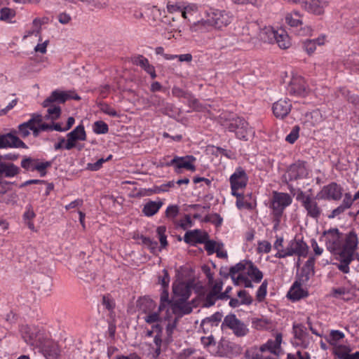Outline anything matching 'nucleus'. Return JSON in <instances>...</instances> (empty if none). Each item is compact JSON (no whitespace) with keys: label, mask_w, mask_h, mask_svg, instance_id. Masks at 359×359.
Wrapping results in <instances>:
<instances>
[{"label":"nucleus","mask_w":359,"mask_h":359,"mask_svg":"<svg viewBox=\"0 0 359 359\" xmlns=\"http://www.w3.org/2000/svg\"><path fill=\"white\" fill-rule=\"evenodd\" d=\"M290 193L296 196V200L302 203V205L306 210L307 216L318 219L322 214V209L316 201V197H312L306 194L299 189H295L291 185L288 186Z\"/></svg>","instance_id":"obj_1"},{"label":"nucleus","mask_w":359,"mask_h":359,"mask_svg":"<svg viewBox=\"0 0 359 359\" xmlns=\"http://www.w3.org/2000/svg\"><path fill=\"white\" fill-rule=\"evenodd\" d=\"M352 234L357 237L354 231H351L346 234L344 241L343 242L341 234L339 233L338 229L336 228L325 231L323 238L325 242L327 249L330 252L337 255L342 252L346 245L348 238Z\"/></svg>","instance_id":"obj_2"},{"label":"nucleus","mask_w":359,"mask_h":359,"mask_svg":"<svg viewBox=\"0 0 359 359\" xmlns=\"http://www.w3.org/2000/svg\"><path fill=\"white\" fill-rule=\"evenodd\" d=\"M358 244V237L352 234L348 238L346 245L342 252L337 254L340 262L334 264L341 272L344 273L349 272V264L353 260V255L357 249Z\"/></svg>","instance_id":"obj_3"},{"label":"nucleus","mask_w":359,"mask_h":359,"mask_svg":"<svg viewBox=\"0 0 359 359\" xmlns=\"http://www.w3.org/2000/svg\"><path fill=\"white\" fill-rule=\"evenodd\" d=\"M282 334L278 333L274 340L269 339L266 344L259 347L258 350L252 353L249 359H274L271 355L277 356L280 351Z\"/></svg>","instance_id":"obj_4"},{"label":"nucleus","mask_w":359,"mask_h":359,"mask_svg":"<svg viewBox=\"0 0 359 359\" xmlns=\"http://www.w3.org/2000/svg\"><path fill=\"white\" fill-rule=\"evenodd\" d=\"M232 20V15L224 10L210 8L207 11L206 22L215 29H222L228 26Z\"/></svg>","instance_id":"obj_5"},{"label":"nucleus","mask_w":359,"mask_h":359,"mask_svg":"<svg viewBox=\"0 0 359 359\" xmlns=\"http://www.w3.org/2000/svg\"><path fill=\"white\" fill-rule=\"evenodd\" d=\"M226 127L231 132H235L238 138L248 140L252 137L254 131L248 126V123L241 117H232L229 118Z\"/></svg>","instance_id":"obj_6"},{"label":"nucleus","mask_w":359,"mask_h":359,"mask_svg":"<svg viewBox=\"0 0 359 359\" xmlns=\"http://www.w3.org/2000/svg\"><path fill=\"white\" fill-rule=\"evenodd\" d=\"M292 201V197L286 193L273 192L271 208L273 214L278 221L283 215L284 210L289 206Z\"/></svg>","instance_id":"obj_7"},{"label":"nucleus","mask_w":359,"mask_h":359,"mask_svg":"<svg viewBox=\"0 0 359 359\" xmlns=\"http://www.w3.org/2000/svg\"><path fill=\"white\" fill-rule=\"evenodd\" d=\"M221 328L222 330L225 328L231 330L233 333L238 337L245 336L249 332L247 325L237 318L234 314H229L224 317Z\"/></svg>","instance_id":"obj_8"},{"label":"nucleus","mask_w":359,"mask_h":359,"mask_svg":"<svg viewBox=\"0 0 359 359\" xmlns=\"http://www.w3.org/2000/svg\"><path fill=\"white\" fill-rule=\"evenodd\" d=\"M195 161V158L193 156H174L170 161L165 163V166H172L174 170L177 173H181L182 169H186L191 171L196 170L195 166L192 162Z\"/></svg>","instance_id":"obj_9"},{"label":"nucleus","mask_w":359,"mask_h":359,"mask_svg":"<svg viewBox=\"0 0 359 359\" xmlns=\"http://www.w3.org/2000/svg\"><path fill=\"white\" fill-rule=\"evenodd\" d=\"M73 99L79 100L81 97L74 91H62L55 90L53 91L49 97H48L43 102V107H47L51 103H65L67 100Z\"/></svg>","instance_id":"obj_10"},{"label":"nucleus","mask_w":359,"mask_h":359,"mask_svg":"<svg viewBox=\"0 0 359 359\" xmlns=\"http://www.w3.org/2000/svg\"><path fill=\"white\" fill-rule=\"evenodd\" d=\"M50 166L51 162L50 161L39 162L38 159L31 157L25 156L21 161V167L22 168L27 171L37 170L41 177H44L46 175V170Z\"/></svg>","instance_id":"obj_11"},{"label":"nucleus","mask_w":359,"mask_h":359,"mask_svg":"<svg viewBox=\"0 0 359 359\" xmlns=\"http://www.w3.org/2000/svg\"><path fill=\"white\" fill-rule=\"evenodd\" d=\"M17 130H12L8 133L0 134V149L8 147L27 149V145L17 136Z\"/></svg>","instance_id":"obj_12"},{"label":"nucleus","mask_w":359,"mask_h":359,"mask_svg":"<svg viewBox=\"0 0 359 359\" xmlns=\"http://www.w3.org/2000/svg\"><path fill=\"white\" fill-rule=\"evenodd\" d=\"M287 91L291 95L304 97L308 94L309 88L302 76H294L289 83Z\"/></svg>","instance_id":"obj_13"},{"label":"nucleus","mask_w":359,"mask_h":359,"mask_svg":"<svg viewBox=\"0 0 359 359\" xmlns=\"http://www.w3.org/2000/svg\"><path fill=\"white\" fill-rule=\"evenodd\" d=\"M22 337L25 341L31 346H38L41 343V330L35 326L22 325L20 328Z\"/></svg>","instance_id":"obj_14"},{"label":"nucleus","mask_w":359,"mask_h":359,"mask_svg":"<svg viewBox=\"0 0 359 359\" xmlns=\"http://www.w3.org/2000/svg\"><path fill=\"white\" fill-rule=\"evenodd\" d=\"M342 196V188L335 182L323 187L316 198L323 200L339 201Z\"/></svg>","instance_id":"obj_15"},{"label":"nucleus","mask_w":359,"mask_h":359,"mask_svg":"<svg viewBox=\"0 0 359 359\" xmlns=\"http://www.w3.org/2000/svg\"><path fill=\"white\" fill-rule=\"evenodd\" d=\"M306 175V167L304 161H297L292 164L287 170L282 179L286 183L290 181L296 180Z\"/></svg>","instance_id":"obj_16"},{"label":"nucleus","mask_w":359,"mask_h":359,"mask_svg":"<svg viewBox=\"0 0 359 359\" xmlns=\"http://www.w3.org/2000/svg\"><path fill=\"white\" fill-rule=\"evenodd\" d=\"M39 345L41 351L46 359H59L60 349L56 342L50 339H46Z\"/></svg>","instance_id":"obj_17"},{"label":"nucleus","mask_w":359,"mask_h":359,"mask_svg":"<svg viewBox=\"0 0 359 359\" xmlns=\"http://www.w3.org/2000/svg\"><path fill=\"white\" fill-rule=\"evenodd\" d=\"M248 176L243 169L238 168L234 173L230 177V183L231 189H240L246 187L248 182Z\"/></svg>","instance_id":"obj_18"},{"label":"nucleus","mask_w":359,"mask_h":359,"mask_svg":"<svg viewBox=\"0 0 359 359\" xmlns=\"http://www.w3.org/2000/svg\"><path fill=\"white\" fill-rule=\"evenodd\" d=\"M287 255L292 256L294 255L299 257H306L307 255L308 246L302 240L294 239L291 241L286 248Z\"/></svg>","instance_id":"obj_19"},{"label":"nucleus","mask_w":359,"mask_h":359,"mask_svg":"<svg viewBox=\"0 0 359 359\" xmlns=\"http://www.w3.org/2000/svg\"><path fill=\"white\" fill-rule=\"evenodd\" d=\"M292 108L290 100L280 99L273 104V112L276 118H283L288 115Z\"/></svg>","instance_id":"obj_20"},{"label":"nucleus","mask_w":359,"mask_h":359,"mask_svg":"<svg viewBox=\"0 0 359 359\" xmlns=\"http://www.w3.org/2000/svg\"><path fill=\"white\" fill-rule=\"evenodd\" d=\"M131 61L133 65L142 67L147 74L151 76V79H154L157 76L154 67L151 65L148 59L144 57L143 55H135L131 58Z\"/></svg>","instance_id":"obj_21"},{"label":"nucleus","mask_w":359,"mask_h":359,"mask_svg":"<svg viewBox=\"0 0 359 359\" xmlns=\"http://www.w3.org/2000/svg\"><path fill=\"white\" fill-rule=\"evenodd\" d=\"M208 238V235L201 230L187 231L184 240L187 243H203Z\"/></svg>","instance_id":"obj_22"},{"label":"nucleus","mask_w":359,"mask_h":359,"mask_svg":"<svg viewBox=\"0 0 359 359\" xmlns=\"http://www.w3.org/2000/svg\"><path fill=\"white\" fill-rule=\"evenodd\" d=\"M174 294L180 297V300L185 302L187 300L191 292V287L189 283L181 282L173 285Z\"/></svg>","instance_id":"obj_23"},{"label":"nucleus","mask_w":359,"mask_h":359,"mask_svg":"<svg viewBox=\"0 0 359 359\" xmlns=\"http://www.w3.org/2000/svg\"><path fill=\"white\" fill-rule=\"evenodd\" d=\"M222 314L219 312H216L210 317L205 318L201 322V326L205 333L210 331V328L212 329L214 327H217L219 323L222 320Z\"/></svg>","instance_id":"obj_24"},{"label":"nucleus","mask_w":359,"mask_h":359,"mask_svg":"<svg viewBox=\"0 0 359 359\" xmlns=\"http://www.w3.org/2000/svg\"><path fill=\"white\" fill-rule=\"evenodd\" d=\"M306 9L308 11L316 14L322 15L324 13V8L328 6L329 2L327 1L320 0H311L309 3H307L305 0Z\"/></svg>","instance_id":"obj_25"},{"label":"nucleus","mask_w":359,"mask_h":359,"mask_svg":"<svg viewBox=\"0 0 359 359\" xmlns=\"http://www.w3.org/2000/svg\"><path fill=\"white\" fill-rule=\"evenodd\" d=\"M20 172V168L11 163L0 161V178L12 177Z\"/></svg>","instance_id":"obj_26"},{"label":"nucleus","mask_w":359,"mask_h":359,"mask_svg":"<svg viewBox=\"0 0 359 359\" xmlns=\"http://www.w3.org/2000/svg\"><path fill=\"white\" fill-rule=\"evenodd\" d=\"M307 295V292L302 288L301 283L298 280L293 283L287 293L288 298L293 301L299 300Z\"/></svg>","instance_id":"obj_27"},{"label":"nucleus","mask_w":359,"mask_h":359,"mask_svg":"<svg viewBox=\"0 0 359 359\" xmlns=\"http://www.w3.org/2000/svg\"><path fill=\"white\" fill-rule=\"evenodd\" d=\"M70 140L76 143L77 141H84L86 140V133L83 125H79L67 135Z\"/></svg>","instance_id":"obj_28"},{"label":"nucleus","mask_w":359,"mask_h":359,"mask_svg":"<svg viewBox=\"0 0 359 359\" xmlns=\"http://www.w3.org/2000/svg\"><path fill=\"white\" fill-rule=\"evenodd\" d=\"M163 203L161 201H150L147 203L143 208L142 212L148 217H151L154 215L159 209L162 207Z\"/></svg>","instance_id":"obj_29"},{"label":"nucleus","mask_w":359,"mask_h":359,"mask_svg":"<svg viewBox=\"0 0 359 359\" xmlns=\"http://www.w3.org/2000/svg\"><path fill=\"white\" fill-rule=\"evenodd\" d=\"M278 32V30L276 31L271 27H265L260 32L259 37L265 43H273Z\"/></svg>","instance_id":"obj_30"},{"label":"nucleus","mask_w":359,"mask_h":359,"mask_svg":"<svg viewBox=\"0 0 359 359\" xmlns=\"http://www.w3.org/2000/svg\"><path fill=\"white\" fill-rule=\"evenodd\" d=\"M247 267V274L255 283L261 282L263 278L262 272L252 262H249Z\"/></svg>","instance_id":"obj_31"},{"label":"nucleus","mask_w":359,"mask_h":359,"mask_svg":"<svg viewBox=\"0 0 359 359\" xmlns=\"http://www.w3.org/2000/svg\"><path fill=\"white\" fill-rule=\"evenodd\" d=\"M172 309L173 312L179 316L189 314L192 311V307L191 305L189 303H186L183 301L181 302H177L175 303Z\"/></svg>","instance_id":"obj_32"},{"label":"nucleus","mask_w":359,"mask_h":359,"mask_svg":"<svg viewBox=\"0 0 359 359\" xmlns=\"http://www.w3.org/2000/svg\"><path fill=\"white\" fill-rule=\"evenodd\" d=\"M275 43L282 49H286L290 46L289 36L283 29L278 30L277 36H276Z\"/></svg>","instance_id":"obj_33"},{"label":"nucleus","mask_w":359,"mask_h":359,"mask_svg":"<svg viewBox=\"0 0 359 359\" xmlns=\"http://www.w3.org/2000/svg\"><path fill=\"white\" fill-rule=\"evenodd\" d=\"M139 307L144 313H150L155 307V302L149 298L144 297L139 301Z\"/></svg>","instance_id":"obj_34"},{"label":"nucleus","mask_w":359,"mask_h":359,"mask_svg":"<svg viewBox=\"0 0 359 359\" xmlns=\"http://www.w3.org/2000/svg\"><path fill=\"white\" fill-rule=\"evenodd\" d=\"M47 109V119H50L52 121L57 119L61 114V108L59 106L55 105L54 103L50 104L48 106L46 107Z\"/></svg>","instance_id":"obj_35"},{"label":"nucleus","mask_w":359,"mask_h":359,"mask_svg":"<svg viewBox=\"0 0 359 359\" xmlns=\"http://www.w3.org/2000/svg\"><path fill=\"white\" fill-rule=\"evenodd\" d=\"M299 13L297 11L287 13L285 16L286 22L291 27H297L302 24Z\"/></svg>","instance_id":"obj_36"},{"label":"nucleus","mask_w":359,"mask_h":359,"mask_svg":"<svg viewBox=\"0 0 359 359\" xmlns=\"http://www.w3.org/2000/svg\"><path fill=\"white\" fill-rule=\"evenodd\" d=\"M323 43V39L320 38L315 40H306L304 42V48L309 54H311L316 50L317 44L322 45Z\"/></svg>","instance_id":"obj_37"},{"label":"nucleus","mask_w":359,"mask_h":359,"mask_svg":"<svg viewBox=\"0 0 359 359\" xmlns=\"http://www.w3.org/2000/svg\"><path fill=\"white\" fill-rule=\"evenodd\" d=\"M313 265V260L312 259H309L306 263L305 267L302 269L301 273L300 281L306 282L310 278V274L311 273V270Z\"/></svg>","instance_id":"obj_38"},{"label":"nucleus","mask_w":359,"mask_h":359,"mask_svg":"<svg viewBox=\"0 0 359 359\" xmlns=\"http://www.w3.org/2000/svg\"><path fill=\"white\" fill-rule=\"evenodd\" d=\"M344 337V334L339 330H332L326 337V340L331 345H336L337 343Z\"/></svg>","instance_id":"obj_39"},{"label":"nucleus","mask_w":359,"mask_h":359,"mask_svg":"<svg viewBox=\"0 0 359 359\" xmlns=\"http://www.w3.org/2000/svg\"><path fill=\"white\" fill-rule=\"evenodd\" d=\"M44 22H45L44 21H42L39 18H35L32 22L34 28L32 30L27 31L25 37H27V36H29L34 35V34L36 36L39 35V34L41 32V26Z\"/></svg>","instance_id":"obj_40"},{"label":"nucleus","mask_w":359,"mask_h":359,"mask_svg":"<svg viewBox=\"0 0 359 359\" xmlns=\"http://www.w3.org/2000/svg\"><path fill=\"white\" fill-rule=\"evenodd\" d=\"M247 263H249V262L243 261L236 264L235 266H231L229 269V273L226 274V276L227 277L229 275L235 276L236 273L243 271L245 269H247Z\"/></svg>","instance_id":"obj_41"},{"label":"nucleus","mask_w":359,"mask_h":359,"mask_svg":"<svg viewBox=\"0 0 359 359\" xmlns=\"http://www.w3.org/2000/svg\"><path fill=\"white\" fill-rule=\"evenodd\" d=\"M217 299H220L218 295L209 292L203 299V306L207 308L210 307L215 304Z\"/></svg>","instance_id":"obj_42"},{"label":"nucleus","mask_w":359,"mask_h":359,"mask_svg":"<svg viewBox=\"0 0 359 359\" xmlns=\"http://www.w3.org/2000/svg\"><path fill=\"white\" fill-rule=\"evenodd\" d=\"M109 127L104 121H98L93 125V131L97 134H105L108 132Z\"/></svg>","instance_id":"obj_43"},{"label":"nucleus","mask_w":359,"mask_h":359,"mask_svg":"<svg viewBox=\"0 0 359 359\" xmlns=\"http://www.w3.org/2000/svg\"><path fill=\"white\" fill-rule=\"evenodd\" d=\"M166 228L164 226H158L156 229V233L158 236L159 241L161 248H165L168 245L167 237L165 236Z\"/></svg>","instance_id":"obj_44"},{"label":"nucleus","mask_w":359,"mask_h":359,"mask_svg":"<svg viewBox=\"0 0 359 359\" xmlns=\"http://www.w3.org/2000/svg\"><path fill=\"white\" fill-rule=\"evenodd\" d=\"M172 94L177 97H184L185 99H191V94L184 91L182 88L174 86L172 89Z\"/></svg>","instance_id":"obj_45"},{"label":"nucleus","mask_w":359,"mask_h":359,"mask_svg":"<svg viewBox=\"0 0 359 359\" xmlns=\"http://www.w3.org/2000/svg\"><path fill=\"white\" fill-rule=\"evenodd\" d=\"M299 127L298 126H295L292 128L290 134H288L285 140L291 144H293L299 137Z\"/></svg>","instance_id":"obj_46"},{"label":"nucleus","mask_w":359,"mask_h":359,"mask_svg":"<svg viewBox=\"0 0 359 359\" xmlns=\"http://www.w3.org/2000/svg\"><path fill=\"white\" fill-rule=\"evenodd\" d=\"M160 311H161L158 310V311H152L150 313H147V315L144 317L145 322L149 324L158 322L160 320V316H159Z\"/></svg>","instance_id":"obj_47"},{"label":"nucleus","mask_w":359,"mask_h":359,"mask_svg":"<svg viewBox=\"0 0 359 359\" xmlns=\"http://www.w3.org/2000/svg\"><path fill=\"white\" fill-rule=\"evenodd\" d=\"M349 292V289L345 287H341L338 288H332L330 295L334 298H340L341 296L348 294Z\"/></svg>","instance_id":"obj_48"},{"label":"nucleus","mask_w":359,"mask_h":359,"mask_svg":"<svg viewBox=\"0 0 359 359\" xmlns=\"http://www.w3.org/2000/svg\"><path fill=\"white\" fill-rule=\"evenodd\" d=\"M18 199V195L15 193L7 194L4 195L1 201L8 205H14L16 203Z\"/></svg>","instance_id":"obj_49"},{"label":"nucleus","mask_w":359,"mask_h":359,"mask_svg":"<svg viewBox=\"0 0 359 359\" xmlns=\"http://www.w3.org/2000/svg\"><path fill=\"white\" fill-rule=\"evenodd\" d=\"M149 102L153 106L156 107H163L165 104V100L157 95H151L149 97Z\"/></svg>","instance_id":"obj_50"},{"label":"nucleus","mask_w":359,"mask_h":359,"mask_svg":"<svg viewBox=\"0 0 359 359\" xmlns=\"http://www.w3.org/2000/svg\"><path fill=\"white\" fill-rule=\"evenodd\" d=\"M100 110L106 114L113 117L118 116L117 111L107 104H101Z\"/></svg>","instance_id":"obj_51"},{"label":"nucleus","mask_w":359,"mask_h":359,"mask_svg":"<svg viewBox=\"0 0 359 359\" xmlns=\"http://www.w3.org/2000/svg\"><path fill=\"white\" fill-rule=\"evenodd\" d=\"M238 297L241 299V302L243 304L250 305L252 302V299L245 290H240L238 292Z\"/></svg>","instance_id":"obj_52"},{"label":"nucleus","mask_w":359,"mask_h":359,"mask_svg":"<svg viewBox=\"0 0 359 359\" xmlns=\"http://www.w3.org/2000/svg\"><path fill=\"white\" fill-rule=\"evenodd\" d=\"M267 281L265 280L259 286L257 292V298L258 301H262L266 294Z\"/></svg>","instance_id":"obj_53"},{"label":"nucleus","mask_w":359,"mask_h":359,"mask_svg":"<svg viewBox=\"0 0 359 359\" xmlns=\"http://www.w3.org/2000/svg\"><path fill=\"white\" fill-rule=\"evenodd\" d=\"M168 304V292L166 288H163V290L161 295V304L158 306V311H162Z\"/></svg>","instance_id":"obj_54"},{"label":"nucleus","mask_w":359,"mask_h":359,"mask_svg":"<svg viewBox=\"0 0 359 359\" xmlns=\"http://www.w3.org/2000/svg\"><path fill=\"white\" fill-rule=\"evenodd\" d=\"M179 213V208L177 205H170L165 210V215L168 218L174 219Z\"/></svg>","instance_id":"obj_55"},{"label":"nucleus","mask_w":359,"mask_h":359,"mask_svg":"<svg viewBox=\"0 0 359 359\" xmlns=\"http://www.w3.org/2000/svg\"><path fill=\"white\" fill-rule=\"evenodd\" d=\"M13 15V11L8 8H3L0 11V20H8Z\"/></svg>","instance_id":"obj_56"},{"label":"nucleus","mask_w":359,"mask_h":359,"mask_svg":"<svg viewBox=\"0 0 359 359\" xmlns=\"http://www.w3.org/2000/svg\"><path fill=\"white\" fill-rule=\"evenodd\" d=\"M30 128L25 126L24 123H21L18 126L17 135H19L22 138H25L30 134Z\"/></svg>","instance_id":"obj_57"},{"label":"nucleus","mask_w":359,"mask_h":359,"mask_svg":"<svg viewBox=\"0 0 359 359\" xmlns=\"http://www.w3.org/2000/svg\"><path fill=\"white\" fill-rule=\"evenodd\" d=\"M205 249L208 252V255H212L215 252V248H217V242L211 240H205Z\"/></svg>","instance_id":"obj_58"},{"label":"nucleus","mask_w":359,"mask_h":359,"mask_svg":"<svg viewBox=\"0 0 359 359\" xmlns=\"http://www.w3.org/2000/svg\"><path fill=\"white\" fill-rule=\"evenodd\" d=\"M106 162V160L104 158H100L94 163H88L87 164V169L91 171H97L101 168L102 166V164Z\"/></svg>","instance_id":"obj_59"},{"label":"nucleus","mask_w":359,"mask_h":359,"mask_svg":"<svg viewBox=\"0 0 359 359\" xmlns=\"http://www.w3.org/2000/svg\"><path fill=\"white\" fill-rule=\"evenodd\" d=\"M162 272L163 276H159V283L161 284L163 288H167L170 282L169 274L166 269H163Z\"/></svg>","instance_id":"obj_60"},{"label":"nucleus","mask_w":359,"mask_h":359,"mask_svg":"<svg viewBox=\"0 0 359 359\" xmlns=\"http://www.w3.org/2000/svg\"><path fill=\"white\" fill-rule=\"evenodd\" d=\"M271 243L266 241L259 243L258 251L259 252L269 253L271 251Z\"/></svg>","instance_id":"obj_61"},{"label":"nucleus","mask_w":359,"mask_h":359,"mask_svg":"<svg viewBox=\"0 0 359 359\" xmlns=\"http://www.w3.org/2000/svg\"><path fill=\"white\" fill-rule=\"evenodd\" d=\"M102 302L103 306L109 311L113 310L115 306L114 301L109 296L104 295Z\"/></svg>","instance_id":"obj_62"},{"label":"nucleus","mask_w":359,"mask_h":359,"mask_svg":"<svg viewBox=\"0 0 359 359\" xmlns=\"http://www.w3.org/2000/svg\"><path fill=\"white\" fill-rule=\"evenodd\" d=\"M201 341L205 347H209L210 346L215 345V340L212 334L208 337H202Z\"/></svg>","instance_id":"obj_63"},{"label":"nucleus","mask_w":359,"mask_h":359,"mask_svg":"<svg viewBox=\"0 0 359 359\" xmlns=\"http://www.w3.org/2000/svg\"><path fill=\"white\" fill-rule=\"evenodd\" d=\"M57 20L62 25H67L72 20V17L69 13H67L65 12L61 13L57 16Z\"/></svg>","instance_id":"obj_64"}]
</instances>
